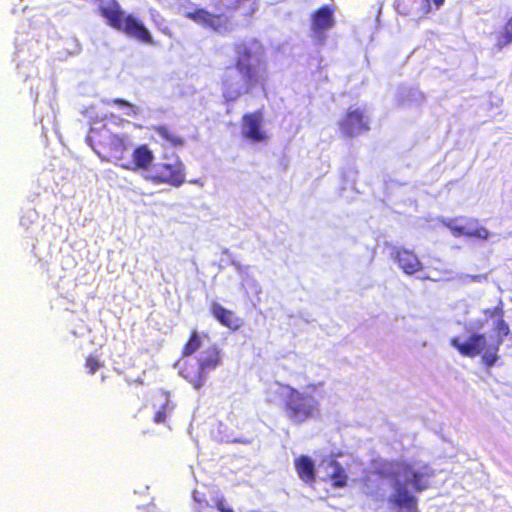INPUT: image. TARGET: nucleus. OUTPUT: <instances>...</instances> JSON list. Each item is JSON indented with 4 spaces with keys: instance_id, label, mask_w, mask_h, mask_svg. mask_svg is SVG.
<instances>
[{
    "instance_id": "1",
    "label": "nucleus",
    "mask_w": 512,
    "mask_h": 512,
    "mask_svg": "<svg viewBox=\"0 0 512 512\" xmlns=\"http://www.w3.org/2000/svg\"><path fill=\"white\" fill-rule=\"evenodd\" d=\"M373 472L382 479L393 481L394 492L387 501L398 512H419L418 499L407 489V485L415 492H422L429 488V479L434 474L427 465L417 468L404 460L384 461Z\"/></svg>"
},
{
    "instance_id": "2",
    "label": "nucleus",
    "mask_w": 512,
    "mask_h": 512,
    "mask_svg": "<svg viewBox=\"0 0 512 512\" xmlns=\"http://www.w3.org/2000/svg\"><path fill=\"white\" fill-rule=\"evenodd\" d=\"M494 315L499 316L494 325V330L498 339L494 343H490L483 333H472L466 342H461L458 337H453L450 344L457 349V351L465 357L481 356V361L486 369H490L500 359L499 350L503 341V337L510 334V328L503 318L502 307H496L493 312Z\"/></svg>"
},
{
    "instance_id": "3",
    "label": "nucleus",
    "mask_w": 512,
    "mask_h": 512,
    "mask_svg": "<svg viewBox=\"0 0 512 512\" xmlns=\"http://www.w3.org/2000/svg\"><path fill=\"white\" fill-rule=\"evenodd\" d=\"M93 3L108 26L141 43H153L145 25L132 14H126L117 0H93Z\"/></svg>"
},
{
    "instance_id": "4",
    "label": "nucleus",
    "mask_w": 512,
    "mask_h": 512,
    "mask_svg": "<svg viewBox=\"0 0 512 512\" xmlns=\"http://www.w3.org/2000/svg\"><path fill=\"white\" fill-rule=\"evenodd\" d=\"M287 394L283 400L285 416L294 424H302L319 413L318 400L292 386H286Z\"/></svg>"
},
{
    "instance_id": "5",
    "label": "nucleus",
    "mask_w": 512,
    "mask_h": 512,
    "mask_svg": "<svg viewBox=\"0 0 512 512\" xmlns=\"http://www.w3.org/2000/svg\"><path fill=\"white\" fill-rule=\"evenodd\" d=\"M234 51L236 53L234 67L241 75L244 93H250L258 84L264 86L265 78H263L258 69L251 64V59L254 55L252 48L247 43L241 42L235 44Z\"/></svg>"
},
{
    "instance_id": "6",
    "label": "nucleus",
    "mask_w": 512,
    "mask_h": 512,
    "mask_svg": "<svg viewBox=\"0 0 512 512\" xmlns=\"http://www.w3.org/2000/svg\"><path fill=\"white\" fill-rule=\"evenodd\" d=\"M221 363V352L216 345L208 347L204 354L198 359V368H183L181 375L195 388L203 387L208 373L217 368Z\"/></svg>"
},
{
    "instance_id": "7",
    "label": "nucleus",
    "mask_w": 512,
    "mask_h": 512,
    "mask_svg": "<svg viewBox=\"0 0 512 512\" xmlns=\"http://www.w3.org/2000/svg\"><path fill=\"white\" fill-rule=\"evenodd\" d=\"M154 184H169L179 187L185 182L184 165L176 159L173 163H158L147 177Z\"/></svg>"
},
{
    "instance_id": "8",
    "label": "nucleus",
    "mask_w": 512,
    "mask_h": 512,
    "mask_svg": "<svg viewBox=\"0 0 512 512\" xmlns=\"http://www.w3.org/2000/svg\"><path fill=\"white\" fill-rule=\"evenodd\" d=\"M343 136L353 138L370 130L368 117L360 108H349L338 123Z\"/></svg>"
},
{
    "instance_id": "9",
    "label": "nucleus",
    "mask_w": 512,
    "mask_h": 512,
    "mask_svg": "<svg viewBox=\"0 0 512 512\" xmlns=\"http://www.w3.org/2000/svg\"><path fill=\"white\" fill-rule=\"evenodd\" d=\"M336 24L335 6L322 5L312 12L310 16L311 32L313 36L323 40L327 31Z\"/></svg>"
},
{
    "instance_id": "10",
    "label": "nucleus",
    "mask_w": 512,
    "mask_h": 512,
    "mask_svg": "<svg viewBox=\"0 0 512 512\" xmlns=\"http://www.w3.org/2000/svg\"><path fill=\"white\" fill-rule=\"evenodd\" d=\"M263 111L258 109L251 113H246L242 117V125L245 128L244 136L253 142H262L267 136L262 130Z\"/></svg>"
},
{
    "instance_id": "11",
    "label": "nucleus",
    "mask_w": 512,
    "mask_h": 512,
    "mask_svg": "<svg viewBox=\"0 0 512 512\" xmlns=\"http://www.w3.org/2000/svg\"><path fill=\"white\" fill-rule=\"evenodd\" d=\"M153 161L154 154L152 150L146 144H141L133 149L131 160L122 164V167L134 172L147 171L151 168Z\"/></svg>"
},
{
    "instance_id": "12",
    "label": "nucleus",
    "mask_w": 512,
    "mask_h": 512,
    "mask_svg": "<svg viewBox=\"0 0 512 512\" xmlns=\"http://www.w3.org/2000/svg\"><path fill=\"white\" fill-rule=\"evenodd\" d=\"M186 17L205 28H210L214 31H221L222 29H225L227 24V18L224 15L213 14L203 8L187 12Z\"/></svg>"
},
{
    "instance_id": "13",
    "label": "nucleus",
    "mask_w": 512,
    "mask_h": 512,
    "mask_svg": "<svg viewBox=\"0 0 512 512\" xmlns=\"http://www.w3.org/2000/svg\"><path fill=\"white\" fill-rule=\"evenodd\" d=\"M394 259L406 274H414L422 270L423 266L417 255L406 248H397Z\"/></svg>"
},
{
    "instance_id": "14",
    "label": "nucleus",
    "mask_w": 512,
    "mask_h": 512,
    "mask_svg": "<svg viewBox=\"0 0 512 512\" xmlns=\"http://www.w3.org/2000/svg\"><path fill=\"white\" fill-rule=\"evenodd\" d=\"M211 313L213 317L224 327L231 330H238L242 326V320L231 310L226 309L219 303H212Z\"/></svg>"
},
{
    "instance_id": "15",
    "label": "nucleus",
    "mask_w": 512,
    "mask_h": 512,
    "mask_svg": "<svg viewBox=\"0 0 512 512\" xmlns=\"http://www.w3.org/2000/svg\"><path fill=\"white\" fill-rule=\"evenodd\" d=\"M110 144L113 147H100L98 153L107 160L123 159L124 153L128 149V141L126 138L119 135H112L110 138Z\"/></svg>"
},
{
    "instance_id": "16",
    "label": "nucleus",
    "mask_w": 512,
    "mask_h": 512,
    "mask_svg": "<svg viewBox=\"0 0 512 512\" xmlns=\"http://www.w3.org/2000/svg\"><path fill=\"white\" fill-rule=\"evenodd\" d=\"M295 470L298 477L305 483L312 485L316 480L315 464L306 455H301L294 460Z\"/></svg>"
},
{
    "instance_id": "17",
    "label": "nucleus",
    "mask_w": 512,
    "mask_h": 512,
    "mask_svg": "<svg viewBox=\"0 0 512 512\" xmlns=\"http://www.w3.org/2000/svg\"><path fill=\"white\" fill-rule=\"evenodd\" d=\"M512 44V15L504 22L501 30L496 35L495 47L503 50Z\"/></svg>"
},
{
    "instance_id": "18",
    "label": "nucleus",
    "mask_w": 512,
    "mask_h": 512,
    "mask_svg": "<svg viewBox=\"0 0 512 512\" xmlns=\"http://www.w3.org/2000/svg\"><path fill=\"white\" fill-rule=\"evenodd\" d=\"M416 0H396L395 1V9L399 14L408 15L415 4ZM432 10L431 4L429 0H423V5L421 7V15L426 16Z\"/></svg>"
},
{
    "instance_id": "19",
    "label": "nucleus",
    "mask_w": 512,
    "mask_h": 512,
    "mask_svg": "<svg viewBox=\"0 0 512 512\" xmlns=\"http://www.w3.org/2000/svg\"><path fill=\"white\" fill-rule=\"evenodd\" d=\"M153 131L172 147H181L184 145V139L165 125L154 126Z\"/></svg>"
},
{
    "instance_id": "20",
    "label": "nucleus",
    "mask_w": 512,
    "mask_h": 512,
    "mask_svg": "<svg viewBox=\"0 0 512 512\" xmlns=\"http://www.w3.org/2000/svg\"><path fill=\"white\" fill-rule=\"evenodd\" d=\"M202 345V339L200 334L196 330H191L187 341L184 343L181 349V357H189L197 352Z\"/></svg>"
},
{
    "instance_id": "21",
    "label": "nucleus",
    "mask_w": 512,
    "mask_h": 512,
    "mask_svg": "<svg viewBox=\"0 0 512 512\" xmlns=\"http://www.w3.org/2000/svg\"><path fill=\"white\" fill-rule=\"evenodd\" d=\"M333 471L330 474L332 486L335 488H343L347 485V474L343 466L336 460H331L329 463Z\"/></svg>"
},
{
    "instance_id": "22",
    "label": "nucleus",
    "mask_w": 512,
    "mask_h": 512,
    "mask_svg": "<svg viewBox=\"0 0 512 512\" xmlns=\"http://www.w3.org/2000/svg\"><path fill=\"white\" fill-rule=\"evenodd\" d=\"M193 500L196 503V512H204L210 507L206 496L197 490L193 492Z\"/></svg>"
},
{
    "instance_id": "23",
    "label": "nucleus",
    "mask_w": 512,
    "mask_h": 512,
    "mask_svg": "<svg viewBox=\"0 0 512 512\" xmlns=\"http://www.w3.org/2000/svg\"><path fill=\"white\" fill-rule=\"evenodd\" d=\"M173 409V405L167 400L161 405L160 409L154 414L153 421L156 424H162L166 421L167 412Z\"/></svg>"
},
{
    "instance_id": "24",
    "label": "nucleus",
    "mask_w": 512,
    "mask_h": 512,
    "mask_svg": "<svg viewBox=\"0 0 512 512\" xmlns=\"http://www.w3.org/2000/svg\"><path fill=\"white\" fill-rule=\"evenodd\" d=\"M102 366L103 365L98 359V357L94 355H89L85 359V367L89 374L96 373V371L99 370Z\"/></svg>"
},
{
    "instance_id": "25",
    "label": "nucleus",
    "mask_w": 512,
    "mask_h": 512,
    "mask_svg": "<svg viewBox=\"0 0 512 512\" xmlns=\"http://www.w3.org/2000/svg\"><path fill=\"white\" fill-rule=\"evenodd\" d=\"M465 235L467 236H472V237H477L479 239H487L490 235L489 231L484 228V227H479V228H476L475 230L473 231H470V232H466Z\"/></svg>"
},
{
    "instance_id": "26",
    "label": "nucleus",
    "mask_w": 512,
    "mask_h": 512,
    "mask_svg": "<svg viewBox=\"0 0 512 512\" xmlns=\"http://www.w3.org/2000/svg\"><path fill=\"white\" fill-rule=\"evenodd\" d=\"M215 507L219 512H234L232 508L226 505V501L223 497H218L215 500Z\"/></svg>"
},
{
    "instance_id": "27",
    "label": "nucleus",
    "mask_w": 512,
    "mask_h": 512,
    "mask_svg": "<svg viewBox=\"0 0 512 512\" xmlns=\"http://www.w3.org/2000/svg\"><path fill=\"white\" fill-rule=\"evenodd\" d=\"M222 85L225 89H229L232 87L233 85V79H232V76L230 75H226L223 77L222 79Z\"/></svg>"
},
{
    "instance_id": "28",
    "label": "nucleus",
    "mask_w": 512,
    "mask_h": 512,
    "mask_svg": "<svg viewBox=\"0 0 512 512\" xmlns=\"http://www.w3.org/2000/svg\"><path fill=\"white\" fill-rule=\"evenodd\" d=\"M365 494L368 497H371L373 500H383L382 494L378 495L376 492L372 491L369 487L367 488V491L365 492Z\"/></svg>"
},
{
    "instance_id": "29",
    "label": "nucleus",
    "mask_w": 512,
    "mask_h": 512,
    "mask_svg": "<svg viewBox=\"0 0 512 512\" xmlns=\"http://www.w3.org/2000/svg\"><path fill=\"white\" fill-rule=\"evenodd\" d=\"M113 103L121 107H132V105L124 99L116 98Z\"/></svg>"
},
{
    "instance_id": "30",
    "label": "nucleus",
    "mask_w": 512,
    "mask_h": 512,
    "mask_svg": "<svg viewBox=\"0 0 512 512\" xmlns=\"http://www.w3.org/2000/svg\"><path fill=\"white\" fill-rule=\"evenodd\" d=\"M228 91H225L224 92V97L228 100V101H231V100H235L239 95H240V92H237L235 96H229L228 95Z\"/></svg>"
},
{
    "instance_id": "31",
    "label": "nucleus",
    "mask_w": 512,
    "mask_h": 512,
    "mask_svg": "<svg viewBox=\"0 0 512 512\" xmlns=\"http://www.w3.org/2000/svg\"><path fill=\"white\" fill-rule=\"evenodd\" d=\"M436 9H439L444 3L445 0H432Z\"/></svg>"
},
{
    "instance_id": "32",
    "label": "nucleus",
    "mask_w": 512,
    "mask_h": 512,
    "mask_svg": "<svg viewBox=\"0 0 512 512\" xmlns=\"http://www.w3.org/2000/svg\"><path fill=\"white\" fill-rule=\"evenodd\" d=\"M453 231L456 232L457 234H465L466 233V232H464L463 227H454Z\"/></svg>"
}]
</instances>
